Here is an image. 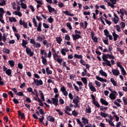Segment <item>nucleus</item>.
Listing matches in <instances>:
<instances>
[{"mask_svg": "<svg viewBox=\"0 0 127 127\" xmlns=\"http://www.w3.org/2000/svg\"><path fill=\"white\" fill-rule=\"evenodd\" d=\"M114 17L112 18V21L115 24H117L118 22H119V21L120 20V18H119V16L117 15V14L114 13Z\"/></svg>", "mask_w": 127, "mask_h": 127, "instance_id": "1", "label": "nucleus"}, {"mask_svg": "<svg viewBox=\"0 0 127 127\" xmlns=\"http://www.w3.org/2000/svg\"><path fill=\"white\" fill-rule=\"evenodd\" d=\"M113 93L110 94L109 98L111 100H116V96H118V93L117 91H113Z\"/></svg>", "mask_w": 127, "mask_h": 127, "instance_id": "2", "label": "nucleus"}, {"mask_svg": "<svg viewBox=\"0 0 127 127\" xmlns=\"http://www.w3.org/2000/svg\"><path fill=\"white\" fill-rule=\"evenodd\" d=\"M88 87L92 92L97 91V89H96V87H95V86H94V85H93L92 82H89Z\"/></svg>", "mask_w": 127, "mask_h": 127, "instance_id": "3", "label": "nucleus"}, {"mask_svg": "<svg viewBox=\"0 0 127 127\" xmlns=\"http://www.w3.org/2000/svg\"><path fill=\"white\" fill-rule=\"evenodd\" d=\"M34 83L36 85V86H41V85H43V81L41 79H34Z\"/></svg>", "mask_w": 127, "mask_h": 127, "instance_id": "4", "label": "nucleus"}, {"mask_svg": "<svg viewBox=\"0 0 127 127\" xmlns=\"http://www.w3.org/2000/svg\"><path fill=\"white\" fill-rule=\"evenodd\" d=\"M110 1L111 2H112V3L110 2H108L107 3L108 5H109V6H110L112 8H114L115 7L114 4H116L117 3V0H110Z\"/></svg>", "mask_w": 127, "mask_h": 127, "instance_id": "5", "label": "nucleus"}, {"mask_svg": "<svg viewBox=\"0 0 127 127\" xmlns=\"http://www.w3.org/2000/svg\"><path fill=\"white\" fill-rule=\"evenodd\" d=\"M108 118L109 119L108 124L110 126H111V127H115V124H114V122H113V121H114L113 117L111 115H110L108 116Z\"/></svg>", "mask_w": 127, "mask_h": 127, "instance_id": "6", "label": "nucleus"}, {"mask_svg": "<svg viewBox=\"0 0 127 127\" xmlns=\"http://www.w3.org/2000/svg\"><path fill=\"white\" fill-rule=\"evenodd\" d=\"M61 91L62 92L64 96H65V97L68 96V91L66 90V88L64 86H62L61 88Z\"/></svg>", "mask_w": 127, "mask_h": 127, "instance_id": "7", "label": "nucleus"}, {"mask_svg": "<svg viewBox=\"0 0 127 127\" xmlns=\"http://www.w3.org/2000/svg\"><path fill=\"white\" fill-rule=\"evenodd\" d=\"M26 51L27 54L29 55V56H30L31 57V56H33V54H34V53H33V52L31 51V49L30 48H26Z\"/></svg>", "mask_w": 127, "mask_h": 127, "instance_id": "8", "label": "nucleus"}, {"mask_svg": "<svg viewBox=\"0 0 127 127\" xmlns=\"http://www.w3.org/2000/svg\"><path fill=\"white\" fill-rule=\"evenodd\" d=\"M112 72L113 75H114V76H119V75H120V70H118V69H112Z\"/></svg>", "mask_w": 127, "mask_h": 127, "instance_id": "9", "label": "nucleus"}, {"mask_svg": "<svg viewBox=\"0 0 127 127\" xmlns=\"http://www.w3.org/2000/svg\"><path fill=\"white\" fill-rule=\"evenodd\" d=\"M61 52L63 55L65 56L66 55V52H69V49L65 48V49H61Z\"/></svg>", "mask_w": 127, "mask_h": 127, "instance_id": "10", "label": "nucleus"}, {"mask_svg": "<svg viewBox=\"0 0 127 127\" xmlns=\"http://www.w3.org/2000/svg\"><path fill=\"white\" fill-rule=\"evenodd\" d=\"M35 1L38 3L37 5V8H39L41 5H42L43 2H42V0H35Z\"/></svg>", "mask_w": 127, "mask_h": 127, "instance_id": "11", "label": "nucleus"}, {"mask_svg": "<svg viewBox=\"0 0 127 127\" xmlns=\"http://www.w3.org/2000/svg\"><path fill=\"white\" fill-rule=\"evenodd\" d=\"M79 102H80V98L78 96H75L73 99V103L74 104H79Z\"/></svg>", "mask_w": 127, "mask_h": 127, "instance_id": "12", "label": "nucleus"}, {"mask_svg": "<svg viewBox=\"0 0 127 127\" xmlns=\"http://www.w3.org/2000/svg\"><path fill=\"white\" fill-rule=\"evenodd\" d=\"M112 35L113 36L114 41L118 40V38H119V35L117 34V33H116V32H113L112 33Z\"/></svg>", "mask_w": 127, "mask_h": 127, "instance_id": "13", "label": "nucleus"}, {"mask_svg": "<svg viewBox=\"0 0 127 127\" xmlns=\"http://www.w3.org/2000/svg\"><path fill=\"white\" fill-rule=\"evenodd\" d=\"M52 101L53 102V104L55 105V106H58V98H52Z\"/></svg>", "mask_w": 127, "mask_h": 127, "instance_id": "14", "label": "nucleus"}, {"mask_svg": "<svg viewBox=\"0 0 127 127\" xmlns=\"http://www.w3.org/2000/svg\"><path fill=\"white\" fill-rule=\"evenodd\" d=\"M27 44H28V42H27V41L23 39L22 40V42L21 44V45L23 47H24V48H26V45H27Z\"/></svg>", "mask_w": 127, "mask_h": 127, "instance_id": "15", "label": "nucleus"}, {"mask_svg": "<svg viewBox=\"0 0 127 127\" xmlns=\"http://www.w3.org/2000/svg\"><path fill=\"white\" fill-rule=\"evenodd\" d=\"M104 62L105 63H103V66H105V64L106 65H107V66H109V67H111L112 66V64H111V62L109 60H106V61H104Z\"/></svg>", "mask_w": 127, "mask_h": 127, "instance_id": "16", "label": "nucleus"}, {"mask_svg": "<svg viewBox=\"0 0 127 127\" xmlns=\"http://www.w3.org/2000/svg\"><path fill=\"white\" fill-rule=\"evenodd\" d=\"M48 9L49 11V12H55V9L53 7H52L50 5H48L47 6Z\"/></svg>", "mask_w": 127, "mask_h": 127, "instance_id": "17", "label": "nucleus"}, {"mask_svg": "<svg viewBox=\"0 0 127 127\" xmlns=\"http://www.w3.org/2000/svg\"><path fill=\"white\" fill-rule=\"evenodd\" d=\"M99 74H100L101 76H104V77H108V74H107V73L104 71L103 69H101L99 71Z\"/></svg>", "mask_w": 127, "mask_h": 127, "instance_id": "18", "label": "nucleus"}, {"mask_svg": "<svg viewBox=\"0 0 127 127\" xmlns=\"http://www.w3.org/2000/svg\"><path fill=\"white\" fill-rule=\"evenodd\" d=\"M100 102L102 104V105H104L105 106H108L109 105V103H108V102L104 100V99L103 98H101L100 99Z\"/></svg>", "mask_w": 127, "mask_h": 127, "instance_id": "19", "label": "nucleus"}, {"mask_svg": "<svg viewBox=\"0 0 127 127\" xmlns=\"http://www.w3.org/2000/svg\"><path fill=\"white\" fill-rule=\"evenodd\" d=\"M73 40H77V39H79V38H81V36L80 35H78L76 34L75 35H72Z\"/></svg>", "mask_w": 127, "mask_h": 127, "instance_id": "20", "label": "nucleus"}, {"mask_svg": "<svg viewBox=\"0 0 127 127\" xmlns=\"http://www.w3.org/2000/svg\"><path fill=\"white\" fill-rule=\"evenodd\" d=\"M41 26H42V24H41V22H40V23L38 24V25L37 26V31H39L40 32H41V31H42V30L41 29Z\"/></svg>", "mask_w": 127, "mask_h": 127, "instance_id": "21", "label": "nucleus"}, {"mask_svg": "<svg viewBox=\"0 0 127 127\" xmlns=\"http://www.w3.org/2000/svg\"><path fill=\"white\" fill-rule=\"evenodd\" d=\"M110 81L113 84V86H115V87H117V86H118V83H117V81H116V80H115L114 78H111Z\"/></svg>", "mask_w": 127, "mask_h": 127, "instance_id": "22", "label": "nucleus"}, {"mask_svg": "<svg viewBox=\"0 0 127 127\" xmlns=\"http://www.w3.org/2000/svg\"><path fill=\"white\" fill-rule=\"evenodd\" d=\"M39 93L41 95V99L42 102H45V98H44V95L43 94V92H42V91L40 90Z\"/></svg>", "mask_w": 127, "mask_h": 127, "instance_id": "23", "label": "nucleus"}, {"mask_svg": "<svg viewBox=\"0 0 127 127\" xmlns=\"http://www.w3.org/2000/svg\"><path fill=\"white\" fill-rule=\"evenodd\" d=\"M6 37H7V33H4L2 37V40L3 42H5V41H6Z\"/></svg>", "mask_w": 127, "mask_h": 127, "instance_id": "24", "label": "nucleus"}, {"mask_svg": "<svg viewBox=\"0 0 127 127\" xmlns=\"http://www.w3.org/2000/svg\"><path fill=\"white\" fill-rule=\"evenodd\" d=\"M96 79L100 82H107V79H105L100 76H96Z\"/></svg>", "mask_w": 127, "mask_h": 127, "instance_id": "25", "label": "nucleus"}, {"mask_svg": "<svg viewBox=\"0 0 127 127\" xmlns=\"http://www.w3.org/2000/svg\"><path fill=\"white\" fill-rule=\"evenodd\" d=\"M82 121L84 125H86V124H89V120H88V119H86L85 117L82 118Z\"/></svg>", "mask_w": 127, "mask_h": 127, "instance_id": "26", "label": "nucleus"}, {"mask_svg": "<svg viewBox=\"0 0 127 127\" xmlns=\"http://www.w3.org/2000/svg\"><path fill=\"white\" fill-rule=\"evenodd\" d=\"M56 41L57 42V43H58V44H61V42H62V38H61V37H58L56 38Z\"/></svg>", "mask_w": 127, "mask_h": 127, "instance_id": "27", "label": "nucleus"}, {"mask_svg": "<svg viewBox=\"0 0 127 127\" xmlns=\"http://www.w3.org/2000/svg\"><path fill=\"white\" fill-rule=\"evenodd\" d=\"M85 112L87 114H91V113H92L91 107L88 106L85 109Z\"/></svg>", "mask_w": 127, "mask_h": 127, "instance_id": "28", "label": "nucleus"}, {"mask_svg": "<svg viewBox=\"0 0 127 127\" xmlns=\"http://www.w3.org/2000/svg\"><path fill=\"white\" fill-rule=\"evenodd\" d=\"M14 14H15V15H18V16H19L20 17L22 16V13H21V12H19V11H15L14 13Z\"/></svg>", "mask_w": 127, "mask_h": 127, "instance_id": "29", "label": "nucleus"}, {"mask_svg": "<svg viewBox=\"0 0 127 127\" xmlns=\"http://www.w3.org/2000/svg\"><path fill=\"white\" fill-rule=\"evenodd\" d=\"M9 22H16L17 20H16V19H15V18L13 17H9Z\"/></svg>", "mask_w": 127, "mask_h": 127, "instance_id": "30", "label": "nucleus"}, {"mask_svg": "<svg viewBox=\"0 0 127 127\" xmlns=\"http://www.w3.org/2000/svg\"><path fill=\"white\" fill-rule=\"evenodd\" d=\"M100 116L102 117V118H107V117H109V115L107 113H105L104 112H100Z\"/></svg>", "mask_w": 127, "mask_h": 127, "instance_id": "31", "label": "nucleus"}, {"mask_svg": "<svg viewBox=\"0 0 127 127\" xmlns=\"http://www.w3.org/2000/svg\"><path fill=\"white\" fill-rule=\"evenodd\" d=\"M33 46L35 48H39L41 47V44H40V43H36V42Z\"/></svg>", "mask_w": 127, "mask_h": 127, "instance_id": "32", "label": "nucleus"}, {"mask_svg": "<svg viewBox=\"0 0 127 127\" xmlns=\"http://www.w3.org/2000/svg\"><path fill=\"white\" fill-rule=\"evenodd\" d=\"M63 12L66 15H69V16H74V14H71L68 11H64Z\"/></svg>", "mask_w": 127, "mask_h": 127, "instance_id": "33", "label": "nucleus"}, {"mask_svg": "<svg viewBox=\"0 0 127 127\" xmlns=\"http://www.w3.org/2000/svg\"><path fill=\"white\" fill-rule=\"evenodd\" d=\"M109 58V56L106 55H105V54H103V56H102V59L103 60V61H106L107 60H108Z\"/></svg>", "mask_w": 127, "mask_h": 127, "instance_id": "34", "label": "nucleus"}, {"mask_svg": "<svg viewBox=\"0 0 127 127\" xmlns=\"http://www.w3.org/2000/svg\"><path fill=\"white\" fill-rule=\"evenodd\" d=\"M42 59L43 64H44V65H46L47 64V60H46L45 58L43 57V56H42Z\"/></svg>", "mask_w": 127, "mask_h": 127, "instance_id": "35", "label": "nucleus"}, {"mask_svg": "<svg viewBox=\"0 0 127 127\" xmlns=\"http://www.w3.org/2000/svg\"><path fill=\"white\" fill-rule=\"evenodd\" d=\"M81 80L83 82V83L84 84V85H87V78L86 77H82L81 78Z\"/></svg>", "mask_w": 127, "mask_h": 127, "instance_id": "36", "label": "nucleus"}, {"mask_svg": "<svg viewBox=\"0 0 127 127\" xmlns=\"http://www.w3.org/2000/svg\"><path fill=\"white\" fill-rule=\"evenodd\" d=\"M41 54L42 55H44L45 57H47V54H46V51L42 50V49L40 50Z\"/></svg>", "mask_w": 127, "mask_h": 127, "instance_id": "37", "label": "nucleus"}, {"mask_svg": "<svg viewBox=\"0 0 127 127\" xmlns=\"http://www.w3.org/2000/svg\"><path fill=\"white\" fill-rule=\"evenodd\" d=\"M120 69H121L122 75L126 76V75H127V72H126L125 68L124 67H122V68H120Z\"/></svg>", "mask_w": 127, "mask_h": 127, "instance_id": "38", "label": "nucleus"}, {"mask_svg": "<svg viewBox=\"0 0 127 127\" xmlns=\"http://www.w3.org/2000/svg\"><path fill=\"white\" fill-rule=\"evenodd\" d=\"M46 71L48 75H51V74H52V71L51 70L49 69V67H47L46 68Z\"/></svg>", "mask_w": 127, "mask_h": 127, "instance_id": "39", "label": "nucleus"}, {"mask_svg": "<svg viewBox=\"0 0 127 127\" xmlns=\"http://www.w3.org/2000/svg\"><path fill=\"white\" fill-rule=\"evenodd\" d=\"M5 73L6 74V75H7L8 76H10L11 75V69H8L6 71H5Z\"/></svg>", "mask_w": 127, "mask_h": 127, "instance_id": "40", "label": "nucleus"}, {"mask_svg": "<svg viewBox=\"0 0 127 127\" xmlns=\"http://www.w3.org/2000/svg\"><path fill=\"white\" fill-rule=\"evenodd\" d=\"M48 121H49L50 122H54L55 121V119H54V118L51 117V116H49L48 117Z\"/></svg>", "mask_w": 127, "mask_h": 127, "instance_id": "41", "label": "nucleus"}, {"mask_svg": "<svg viewBox=\"0 0 127 127\" xmlns=\"http://www.w3.org/2000/svg\"><path fill=\"white\" fill-rule=\"evenodd\" d=\"M54 21V19H53V18H52V16H50L48 19V22H49V23H52V22H53Z\"/></svg>", "mask_w": 127, "mask_h": 127, "instance_id": "42", "label": "nucleus"}, {"mask_svg": "<svg viewBox=\"0 0 127 127\" xmlns=\"http://www.w3.org/2000/svg\"><path fill=\"white\" fill-rule=\"evenodd\" d=\"M115 28L116 29V30L118 32H121V31H122V30L121 29V26L117 25L115 26Z\"/></svg>", "mask_w": 127, "mask_h": 127, "instance_id": "43", "label": "nucleus"}, {"mask_svg": "<svg viewBox=\"0 0 127 127\" xmlns=\"http://www.w3.org/2000/svg\"><path fill=\"white\" fill-rule=\"evenodd\" d=\"M8 63L10 64V67H13V66H14V61L12 60L9 61Z\"/></svg>", "mask_w": 127, "mask_h": 127, "instance_id": "44", "label": "nucleus"}, {"mask_svg": "<svg viewBox=\"0 0 127 127\" xmlns=\"http://www.w3.org/2000/svg\"><path fill=\"white\" fill-rule=\"evenodd\" d=\"M74 58H78V59H82V58H83V56L75 54L74 55Z\"/></svg>", "mask_w": 127, "mask_h": 127, "instance_id": "45", "label": "nucleus"}, {"mask_svg": "<svg viewBox=\"0 0 127 127\" xmlns=\"http://www.w3.org/2000/svg\"><path fill=\"white\" fill-rule=\"evenodd\" d=\"M27 92H28V93H31L32 94H34V92H33V89L31 87H29L27 88Z\"/></svg>", "mask_w": 127, "mask_h": 127, "instance_id": "46", "label": "nucleus"}, {"mask_svg": "<svg viewBox=\"0 0 127 127\" xmlns=\"http://www.w3.org/2000/svg\"><path fill=\"white\" fill-rule=\"evenodd\" d=\"M66 26L68 27V28H69V30H72V26L71 25V23H66Z\"/></svg>", "mask_w": 127, "mask_h": 127, "instance_id": "47", "label": "nucleus"}, {"mask_svg": "<svg viewBox=\"0 0 127 127\" xmlns=\"http://www.w3.org/2000/svg\"><path fill=\"white\" fill-rule=\"evenodd\" d=\"M93 103L94 105L96 106V107H97V108H100V104H99L98 101H96V100H95L94 101H93Z\"/></svg>", "mask_w": 127, "mask_h": 127, "instance_id": "48", "label": "nucleus"}, {"mask_svg": "<svg viewBox=\"0 0 127 127\" xmlns=\"http://www.w3.org/2000/svg\"><path fill=\"white\" fill-rule=\"evenodd\" d=\"M76 83L78 85V86H79L80 89H81L82 87H81V86H83V82L79 81H76Z\"/></svg>", "mask_w": 127, "mask_h": 127, "instance_id": "49", "label": "nucleus"}, {"mask_svg": "<svg viewBox=\"0 0 127 127\" xmlns=\"http://www.w3.org/2000/svg\"><path fill=\"white\" fill-rule=\"evenodd\" d=\"M3 52H4V53H7V54H9V50L6 49V48H3L2 50Z\"/></svg>", "mask_w": 127, "mask_h": 127, "instance_id": "50", "label": "nucleus"}, {"mask_svg": "<svg viewBox=\"0 0 127 127\" xmlns=\"http://www.w3.org/2000/svg\"><path fill=\"white\" fill-rule=\"evenodd\" d=\"M104 32L106 37H107L108 35L110 34V32H109V31H108V30H104Z\"/></svg>", "mask_w": 127, "mask_h": 127, "instance_id": "51", "label": "nucleus"}, {"mask_svg": "<svg viewBox=\"0 0 127 127\" xmlns=\"http://www.w3.org/2000/svg\"><path fill=\"white\" fill-rule=\"evenodd\" d=\"M20 5L22 6V8H24V9L27 7L26 4L23 3V2H21Z\"/></svg>", "mask_w": 127, "mask_h": 127, "instance_id": "52", "label": "nucleus"}, {"mask_svg": "<svg viewBox=\"0 0 127 127\" xmlns=\"http://www.w3.org/2000/svg\"><path fill=\"white\" fill-rule=\"evenodd\" d=\"M65 109L66 111H68V112L72 111V109L69 106H65Z\"/></svg>", "mask_w": 127, "mask_h": 127, "instance_id": "53", "label": "nucleus"}, {"mask_svg": "<svg viewBox=\"0 0 127 127\" xmlns=\"http://www.w3.org/2000/svg\"><path fill=\"white\" fill-rule=\"evenodd\" d=\"M72 114L74 117H77L78 116V112H76V111L74 110L72 112Z\"/></svg>", "mask_w": 127, "mask_h": 127, "instance_id": "54", "label": "nucleus"}, {"mask_svg": "<svg viewBox=\"0 0 127 127\" xmlns=\"http://www.w3.org/2000/svg\"><path fill=\"white\" fill-rule=\"evenodd\" d=\"M56 112H58V113H59V115H60V116H62L63 115V112L61 111H60V110L59 109H56Z\"/></svg>", "mask_w": 127, "mask_h": 127, "instance_id": "55", "label": "nucleus"}, {"mask_svg": "<svg viewBox=\"0 0 127 127\" xmlns=\"http://www.w3.org/2000/svg\"><path fill=\"white\" fill-rule=\"evenodd\" d=\"M108 41L109 39H108V38L103 40L104 43H105V44H106V45H108V44H109Z\"/></svg>", "mask_w": 127, "mask_h": 127, "instance_id": "56", "label": "nucleus"}, {"mask_svg": "<svg viewBox=\"0 0 127 127\" xmlns=\"http://www.w3.org/2000/svg\"><path fill=\"white\" fill-rule=\"evenodd\" d=\"M123 101H124V105L125 106H127V99L126 97H123Z\"/></svg>", "mask_w": 127, "mask_h": 127, "instance_id": "57", "label": "nucleus"}, {"mask_svg": "<svg viewBox=\"0 0 127 127\" xmlns=\"http://www.w3.org/2000/svg\"><path fill=\"white\" fill-rule=\"evenodd\" d=\"M5 4V0H1V2H0V5L1 6H3Z\"/></svg>", "mask_w": 127, "mask_h": 127, "instance_id": "58", "label": "nucleus"}, {"mask_svg": "<svg viewBox=\"0 0 127 127\" xmlns=\"http://www.w3.org/2000/svg\"><path fill=\"white\" fill-rule=\"evenodd\" d=\"M95 84L96 85V86L97 87H101V82H100L97 80H95Z\"/></svg>", "mask_w": 127, "mask_h": 127, "instance_id": "59", "label": "nucleus"}, {"mask_svg": "<svg viewBox=\"0 0 127 127\" xmlns=\"http://www.w3.org/2000/svg\"><path fill=\"white\" fill-rule=\"evenodd\" d=\"M43 38L42 37L40 36H38L37 37V40H38V41H39V42H41L43 40Z\"/></svg>", "mask_w": 127, "mask_h": 127, "instance_id": "60", "label": "nucleus"}, {"mask_svg": "<svg viewBox=\"0 0 127 127\" xmlns=\"http://www.w3.org/2000/svg\"><path fill=\"white\" fill-rule=\"evenodd\" d=\"M15 36H16L17 40L20 39V35L19 34H18V33H15Z\"/></svg>", "mask_w": 127, "mask_h": 127, "instance_id": "61", "label": "nucleus"}, {"mask_svg": "<svg viewBox=\"0 0 127 127\" xmlns=\"http://www.w3.org/2000/svg\"><path fill=\"white\" fill-rule=\"evenodd\" d=\"M59 7H64V4L63 3H62V2H59V4H58Z\"/></svg>", "mask_w": 127, "mask_h": 127, "instance_id": "62", "label": "nucleus"}, {"mask_svg": "<svg viewBox=\"0 0 127 127\" xmlns=\"http://www.w3.org/2000/svg\"><path fill=\"white\" fill-rule=\"evenodd\" d=\"M73 86L76 92H79V87L77 86V85H76L75 84H73Z\"/></svg>", "mask_w": 127, "mask_h": 127, "instance_id": "63", "label": "nucleus"}, {"mask_svg": "<svg viewBox=\"0 0 127 127\" xmlns=\"http://www.w3.org/2000/svg\"><path fill=\"white\" fill-rule=\"evenodd\" d=\"M92 39L93 40V41H94V42H95V43H97V42H98V38H97V37H94L92 38Z\"/></svg>", "mask_w": 127, "mask_h": 127, "instance_id": "64", "label": "nucleus"}]
</instances>
